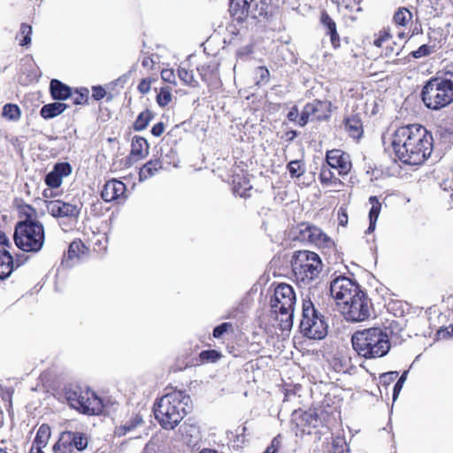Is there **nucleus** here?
I'll return each instance as SVG.
<instances>
[{
    "instance_id": "nucleus-1",
    "label": "nucleus",
    "mask_w": 453,
    "mask_h": 453,
    "mask_svg": "<svg viewBox=\"0 0 453 453\" xmlns=\"http://www.w3.org/2000/svg\"><path fill=\"white\" fill-rule=\"evenodd\" d=\"M396 157L405 165L423 164L433 150V137L426 129L417 124L397 128L391 142Z\"/></svg>"
},
{
    "instance_id": "nucleus-2",
    "label": "nucleus",
    "mask_w": 453,
    "mask_h": 453,
    "mask_svg": "<svg viewBox=\"0 0 453 453\" xmlns=\"http://www.w3.org/2000/svg\"><path fill=\"white\" fill-rule=\"evenodd\" d=\"M191 408L190 396L183 391L174 390L155 403L154 414L164 429L172 430L179 425Z\"/></svg>"
},
{
    "instance_id": "nucleus-3",
    "label": "nucleus",
    "mask_w": 453,
    "mask_h": 453,
    "mask_svg": "<svg viewBox=\"0 0 453 453\" xmlns=\"http://www.w3.org/2000/svg\"><path fill=\"white\" fill-rule=\"evenodd\" d=\"M351 342L358 356L366 359L385 357L391 348L387 328L380 326L355 332Z\"/></svg>"
},
{
    "instance_id": "nucleus-4",
    "label": "nucleus",
    "mask_w": 453,
    "mask_h": 453,
    "mask_svg": "<svg viewBox=\"0 0 453 453\" xmlns=\"http://www.w3.org/2000/svg\"><path fill=\"white\" fill-rule=\"evenodd\" d=\"M296 301V293L290 285L280 283L274 288L270 300L271 317L281 331H289L293 326Z\"/></svg>"
},
{
    "instance_id": "nucleus-5",
    "label": "nucleus",
    "mask_w": 453,
    "mask_h": 453,
    "mask_svg": "<svg viewBox=\"0 0 453 453\" xmlns=\"http://www.w3.org/2000/svg\"><path fill=\"white\" fill-rule=\"evenodd\" d=\"M425 105L432 110L441 109L453 102V73L430 79L421 92Z\"/></svg>"
},
{
    "instance_id": "nucleus-6",
    "label": "nucleus",
    "mask_w": 453,
    "mask_h": 453,
    "mask_svg": "<svg viewBox=\"0 0 453 453\" xmlns=\"http://www.w3.org/2000/svg\"><path fill=\"white\" fill-rule=\"evenodd\" d=\"M291 268L297 284L307 287L319 277L323 264L317 253L297 250L292 256Z\"/></svg>"
},
{
    "instance_id": "nucleus-7",
    "label": "nucleus",
    "mask_w": 453,
    "mask_h": 453,
    "mask_svg": "<svg viewBox=\"0 0 453 453\" xmlns=\"http://www.w3.org/2000/svg\"><path fill=\"white\" fill-rule=\"evenodd\" d=\"M16 246L26 252H37L45 242L44 226L39 221L27 217L16 225L13 234Z\"/></svg>"
},
{
    "instance_id": "nucleus-8",
    "label": "nucleus",
    "mask_w": 453,
    "mask_h": 453,
    "mask_svg": "<svg viewBox=\"0 0 453 453\" xmlns=\"http://www.w3.org/2000/svg\"><path fill=\"white\" fill-rule=\"evenodd\" d=\"M301 332L308 338L323 339L327 334V324L310 300L303 303V314L300 322Z\"/></svg>"
},
{
    "instance_id": "nucleus-9",
    "label": "nucleus",
    "mask_w": 453,
    "mask_h": 453,
    "mask_svg": "<svg viewBox=\"0 0 453 453\" xmlns=\"http://www.w3.org/2000/svg\"><path fill=\"white\" fill-rule=\"evenodd\" d=\"M339 310L349 321H364L370 317L372 303L361 290L349 301L341 302Z\"/></svg>"
},
{
    "instance_id": "nucleus-10",
    "label": "nucleus",
    "mask_w": 453,
    "mask_h": 453,
    "mask_svg": "<svg viewBox=\"0 0 453 453\" xmlns=\"http://www.w3.org/2000/svg\"><path fill=\"white\" fill-rule=\"evenodd\" d=\"M88 435L78 431H64L53 445V453L82 452L88 446Z\"/></svg>"
},
{
    "instance_id": "nucleus-11",
    "label": "nucleus",
    "mask_w": 453,
    "mask_h": 453,
    "mask_svg": "<svg viewBox=\"0 0 453 453\" xmlns=\"http://www.w3.org/2000/svg\"><path fill=\"white\" fill-rule=\"evenodd\" d=\"M293 239L303 243H310L319 247H327L330 238L318 226L302 222L292 231Z\"/></svg>"
},
{
    "instance_id": "nucleus-12",
    "label": "nucleus",
    "mask_w": 453,
    "mask_h": 453,
    "mask_svg": "<svg viewBox=\"0 0 453 453\" xmlns=\"http://www.w3.org/2000/svg\"><path fill=\"white\" fill-rule=\"evenodd\" d=\"M82 204L80 202H64L52 200L46 203L47 211L54 218L67 219L69 223H76L79 219Z\"/></svg>"
},
{
    "instance_id": "nucleus-13",
    "label": "nucleus",
    "mask_w": 453,
    "mask_h": 453,
    "mask_svg": "<svg viewBox=\"0 0 453 453\" xmlns=\"http://www.w3.org/2000/svg\"><path fill=\"white\" fill-rule=\"evenodd\" d=\"M360 291L358 284L345 276L335 278L330 284V293L338 308L341 306V302L349 301Z\"/></svg>"
},
{
    "instance_id": "nucleus-14",
    "label": "nucleus",
    "mask_w": 453,
    "mask_h": 453,
    "mask_svg": "<svg viewBox=\"0 0 453 453\" xmlns=\"http://www.w3.org/2000/svg\"><path fill=\"white\" fill-rule=\"evenodd\" d=\"M331 103L328 101L314 100L307 104L298 119L301 127L305 126L308 121L324 120L330 117Z\"/></svg>"
},
{
    "instance_id": "nucleus-15",
    "label": "nucleus",
    "mask_w": 453,
    "mask_h": 453,
    "mask_svg": "<svg viewBox=\"0 0 453 453\" xmlns=\"http://www.w3.org/2000/svg\"><path fill=\"white\" fill-rule=\"evenodd\" d=\"M79 404L74 409L87 415H98L103 411V402L94 392L83 389Z\"/></svg>"
},
{
    "instance_id": "nucleus-16",
    "label": "nucleus",
    "mask_w": 453,
    "mask_h": 453,
    "mask_svg": "<svg viewBox=\"0 0 453 453\" xmlns=\"http://www.w3.org/2000/svg\"><path fill=\"white\" fill-rule=\"evenodd\" d=\"M326 162L342 176L347 175L352 167L349 155L341 150L327 151Z\"/></svg>"
},
{
    "instance_id": "nucleus-17",
    "label": "nucleus",
    "mask_w": 453,
    "mask_h": 453,
    "mask_svg": "<svg viewBox=\"0 0 453 453\" xmlns=\"http://www.w3.org/2000/svg\"><path fill=\"white\" fill-rule=\"evenodd\" d=\"M71 173L72 167L69 163H58L45 176V183L51 188H57L61 186L63 178L70 175Z\"/></svg>"
},
{
    "instance_id": "nucleus-18",
    "label": "nucleus",
    "mask_w": 453,
    "mask_h": 453,
    "mask_svg": "<svg viewBox=\"0 0 453 453\" xmlns=\"http://www.w3.org/2000/svg\"><path fill=\"white\" fill-rule=\"evenodd\" d=\"M126 189V185L122 181L113 179L104 185L101 197L104 202H112L124 196Z\"/></svg>"
},
{
    "instance_id": "nucleus-19",
    "label": "nucleus",
    "mask_w": 453,
    "mask_h": 453,
    "mask_svg": "<svg viewBox=\"0 0 453 453\" xmlns=\"http://www.w3.org/2000/svg\"><path fill=\"white\" fill-rule=\"evenodd\" d=\"M14 269L13 257L6 248L0 247V279L8 278Z\"/></svg>"
},
{
    "instance_id": "nucleus-20",
    "label": "nucleus",
    "mask_w": 453,
    "mask_h": 453,
    "mask_svg": "<svg viewBox=\"0 0 453 453\" xmlns=\"http://www.w3.org/2000/svg\"><path fill=\"white\" fill-rule=\"evenodd\" d=\"M251 2L249 0H230L229 12L232 17L238 21H242L248 15Z\"/></svg>"
},
{
    "instance_id": "nucleus-21",
    "label": "nucleus",
    "mask_w": 453,
    "mask_h": 453,
    "mask_svg": "<svg viewBox=\"0 0 453 453\" xmlns=\"http://www.w3.org/2000/svg\"><path fill=\"white\" fill-rule=\"evenodd\" d=\"M345 128L349 136L358 139L363 134L361 119L357 114H352L345 119Z\"/></svg>"
},
{
    "instance_id": "nucleus-22",
    "label": "nucleus",
    "mask_w": 453,
    "mask_h": 453,
    "mask_svg": "<svg viewBox=\"0 0 453 453\" xmlns=\"http://www.w3.org/2000/svg\"><path fill=\"white\" fill-rule=\"evenodd\" d=\"M50 89L51 96L55 100H65L72 96L71 88L67 85L56 79L50 81Z\"/></svg>"
},
{
    "instance_id": "nucleus-23",
    "label": "nucleus",
    "mask_w": 453,
    "mask_h": 453,
    "mask_svg": "<svg viewBox=\"0 0 453 453\" xmlns=\"http://www.w3.org/2000/svg\"><path fill=\"white\" fill-rule=\"evenodd\" d=\"M143 423L142 417L136 413L129 419L123 422L121 425L116 426L115 434L119 436H124L130 432L134 431L137 426Z\"/></svg>"
},
{
    "instance_id": "nucleus-24",
    "label": "nucleus",
    "mask_w": 453,
    "mask_h": 453,
    "mask_svg": "<svg viewBox=\"0 0 453 453\" xmlns=\"http://www.w3.org/2000/svg\"><path fill=\"white\" fill-rule=\"evenodd\" d=\"M67 108V104L61 102L50 103L43 105L40 110V115L45 119H53L63 113Z\"/></svg>"
},
{
    "instance_id": "nucleus-25",
    "label": "nucleus",
    "mask_w": 453,
    "mask_h": 453,
    "mask_svg": "<svg viewBox=\"0 0 453 453\" xmlns=\"http://www.w3.org/2000/svg\"><path fill=\"white\" fill-rule=\"evenodd\" d=\"M162 168V163L159 159H154L147 162L139 172V180L144 181L154 176Z\"/></svg>"
},
{
    "instance_id": "nucleus-26",
    "label": "nucleus",
    "mask_w": 453,
    "mask_h": 453,
    "mask_svg": "<svg viewBox=\"0 0 453 453\" xmlns=\"http://www.w3.org/2000/svg\"><path fill=\"white\" fill-rule=\"evenodd\" d=\"M131 154L134 157H144L149 154V143L141 136H134L131 144Z\"/></svg>"
},
{
    "instance_id": "nucleus-27",
    "label": "nucleus",
    "mask_w": 453,
    "mask_h": 453,
    "mask_svg": "<svg viewBox=\"0 0 453 453\" xmlns=\"http://www.w3.org/2000/svg\"><path fill=\"white\" fill-rule=\"evenodd\" d=\"M321 21L326 27V33L330 35L331 42L334 48L339 46L340 39L336 31V24L326 13L322 14Z\"/></svg>"
},
{
    "instance_id": "nucleus-28",
    "label": "nucleus",
    "mask_w": 453,
    "mask_h": 453,
    "mask_svg": "<svg viewBox=\"0 0 453 453\" xmlns=\"http://www.w3.org/2000/svg\"><path fill=\"white\" fill-rule=\"evenodd\" d=\"M413 15L411 11L405 7H399L394 16L393 21L395 25L406 27L412 21Z\"/></svg>"
},
{
    "instance_id": "nucleus-29",
    "label": "nucleus",
    "mask_w": 453,
    "mask_h": 453,
    "mask_svg": "<svg viewBox=\"0 0 453 453\" xmlns=\"http://www.w3.org/2000/svg\"><path fill=\"white\" fill-rule=\"evenodd\" d=\"M369 203H371V209L369 212L370 225L368 227V232L371 233L375 229V225L379 218L381 204L376 196H371L369 198Z\"/></svg>"
},
{
    "instance_id": "nucleus-30",
    "label": "nucleus",
    "mask_w": 453,
    "mask_h": 453,
    "mask_svg": "<svg viewBox=\"0 0 453 453\" xmlns=\"http://www.w3.org/2000/svg\"><path fill=\"white\" fill-rule=\"evenodd\" d=\"M50 427L47 424H42L37 430L35 438L33 441L34 445H38L39 448H45L50 438Z\"/></svg>"
},
{
    "instance_id": "nucleus-31",
    "label": "nucleus",
    "mask_w": 453,
    "mask_h": 453,
    "mask_svg": "<svg viewBox=\"0 0 453 453\" xmlns=\"http://www.w3.org/2000/svg\"><path fill=\"white\" fill-rule=\"evenodd\" d=\"M82 391L83 389L81 388L76 386L65 388V398L73 409H74L76 404L80 405L79 399L81 395L83 394Z\"/></svg>"
},
{
    "instance_id": "nucleus-32",
    "label": "nucleus",
    "mask_w": 453,
    "mask_h": 453,
    "mask_svg": "<svg viewBox=\"0 0 453 453\" xmlns=\"http://www.w3.org/2000/svg\"><path fill=\"white\" fill-rule=\"evenodd\" d=\"M153 118V114L149 110H145L143 111H142L138 117L136 118L134 123V129L135 131H142L144 130L149 123L150 122V120L152 119Z\"/></svg>"
},
{
    "instance_id": "nucleus-33",
    "label": "nucleus",
    "mask_w": 453,
    "mask_h": 453,
    "mask_svg": "<svg viewBox=\"0 0 453 453\" xmlns=\"http://www.w3.org/2000/svg\"><path fill=\"white\" fill-rule=\"evenodd\" d=\"M332 169L333 168H331L326 162L321 166L319 180L322 184L328 185L338 181Z\"/></svg>"
},
{
    "instance_id": "nucleus-34",
    "label": "nucleus",
    "mask_w": 453,
    "mask_h": 453,
    "mask_svg": "<svg viewBox=\"0 0 453 453\" xmlns=\"http://www.w3.org/2000/svg\"><path fill=\"white\" fill-rule=\"evenodd\" d=\"M86 246L81 240L73 241L70 243L67 252V258L70 260L79 258L85 252Z\"/></svg>"
},
{
    "instance_id": "nucleus-35",
    "label": "nucleus",
    "mask_w": 453,
    "mask_h": 453,
    "mask_svg": "<svg viewBox=\"0 0 453 453\" xmlns=\"http://www.w3.org/2000/svg\"><path fill=\"white\" fill-rule=\"evenodd\" d=\"M32 27L26 23H22L17 39H19V44L20 46H27L31 42Z\"/></svg>"
},
{
    "instance_id": "nucleus-36",
    "label": "nucleus",
    "mask_w": 453,
    "mask_h": 453,
    "mask_svg": "<svg viewBox=\"0 0 453 453\" xmlns=\"http://www.w3.org/2000/svg\"><path fill=\"white\" fill-rule=\"evenodd\" d=\"M3 117L9 120H18L20 118V110L18 105L7 104L3 108Z\"/></svg>"
},
{
    "instance_id": "nucleus-37",
    "label": "nucleus",
    "mask_w": 453,
    "mask_h": 453,
    "mask_svg": "<svg viewBox=\"0 0 453 453\" xmlns=\"http://www.w3.org/2000/svg\"><path fill=\"white\" fill-rule=\"evenodd\" d=\"M301 425L316 427L319 425V419L318 414L314 411H304L301 417Z\"/></svg>"
},
{
    "instance_id": "nucleus-38",
    "label": "nucleus",
    "mask_w": 453,
    "mask_h": 453,
    "mask_svg": "<svg viewBox=\"0 0 453 453\" xmlns=\"http://www.w3.org/2000/svg\"><path fill=\"white\" fill-rule=\"evenodd\" d=\"M172 101V92L169 87H164L157 96V102L161 107H165Z\"/></svg>"
},
{
    "instance_id": "nucleus-39",
    "label": "nucleus",
    "mask_w": 453,
    "mask_h": 453,
    "mask_svg": "<svg viewBox=\"0 0 453 453\" xmlns=\"http://www.w3.org/2000/svg\"><path fill=\"white\" fill-rule=\"evenodd\" d=\"M179 78L187 85H191L196 87L197 82L194 79V74L192 71L188 70L185 67H180L178 69Z\"/></svg>"
},
{
    "instance_id": "nucleus-40",
    "label": "nucleus",
    "mask_w": 453,
    "mask_h": 453,
    "mask_svg": "<svg viewBox=\"0 0 453 453\" xmlns=\"http://www.w3.org/2000/svg\"><path fill=\"white\" fill-rule=\"evenodd\" d=\"M434 48H435L434 46H429L427 44H423L418 50L411 51V55L414 58H420L423 57H426L434 51Z\"/></svg>"
},
{
    "instance_id": "nucleus-41",
    "label": "nucleus",
    "mask_w": 453,
    "mask_h": 453,
    "mask_svg": "<svg viewBox=\"0 0 453 453\" xmlns=\"http://www.w3.org/2000/svg\"><path fill=\"white\" fill-rule=\"evenodd\" d=\"M199 357L202 361L214 363L221 357V354L215 349H210L202 351Z\"/></svg>"
},
{
    "instance_id": "nucleus-42",
    "label": "nucleus",
    "mask_w": 453,
    "mask_h": 453,
    "mask_svg": "<svg viewBox=\"0 0 453 453\" xmlns=\"http://www.w3.org/2000/svg\"><path fill=\"white\" fill-rule=\"evenodd\" d=\"M288 170L292 177H300L304 173L300 161L297 160L289 162Z\"/></svg>"
},
{
    "instance_id": "nucleus-43",
    "label": "nucleus",
    "mask_w": 453,
    "mask_h": 453,
    "mask_svg": "<svg viewBox=\"0 0 453 453\" xmlns=\"http://www.w3.org/2000/svg\"><path fill=\"white\" fill-rule=\"evenodd\" d=\"M407 375H408V371H404L403 372V374L400 376V378L398 379L397 382L395 384L394 388H393V401H395L396 398L398 397V395L403 388V386L407 379Z\"/></svg>"
},
{
    "instance_id": "nucleus-44",
    "label": "nucleus",
    "mask_w": 453,
    "mask_h": 453,
    "mask_svg": "<svg viewBox=\"0 0 453 453\" xmlns=\"http://www.w3.org/2000/svg\"><path fill=\"white\" fill-rule=\"evenodd\" d=\"M348 451L347 444L343 438L337 437L333 441V453H345Z\"/></svg>"
},
{
    "instance_id": "nucleus-45",
    "label": "nucleus",
    "mask_w": 453,
    "mask_h": 453,
    "mask_svg": "<svg viewBox=\"0 0 453 453\" xmlns=\"http://www.w3.org/2000/svg\"><path fill=\"white\" fill-rule=\"evenodd\" d=\"M88 90L87 88H81L80 91L76 93V96L73 97L74 104H83L88 101Z\"/></svg>"
},
{
    "instance_id": "nucleus-46",
    "label": "nucleus",
    "mask_w": 453,
    "mask_h": 453,
    "mask_svg": "<svg viewBox=\"0 0 453 453\" xmlns=\"http://www.w3.org/2000/svg\"><path fill=\"white\" fill-rule=\"evenodd\" d=\"M281 444V436L279 434L275 436L270 445L266 448L264 453H277Z\"/></svg>"
},
{
    "instance_id": "nucleus-47",
    "label": "nucleus",
    "mask_w": 453,
    "mask_h": 453,
    "mask_svg": "<svg viewBox=\"0 0 453 453\" xmlns=\"http://www.w3.org/2000/svg\"><path fill=\"white\" fill-rule=\"evenodd\" d=\"M232 327V325L227 322H224L213 329V337L220 338L229 328Z\"/></svg>"
},
{
    "instance_id": "nucleus-48",
    "label": "nucleus",
    "mask_w": 453,
    "mask_h": 453,
    "mask_svg": "<svg viewBox=\"0 0 453 453\" xmlns=\"http://www.w3.org/2000/svg\"><path fill=\"white\" fill-rule=\"evenodd\" d=\"M161 78L168 83H175V74L173 69H164L161 71Z\"/></svg>"
},
{
    "instance_id": "nucleus-49",
    "label": "nucleus",
    "mask_w": 453,
    "mask_h": 453,
    "mask_svg": "<svg viewBox=\"0 0 453 453\" xmlns=\"http://www.w3.org/2000/svg\"><path fill=\"white\" fill-rule=\"evenodd\" d=\"M92 91L93 98L97 101L103 99L106 95L105 89L101 86H94Z\"/></svg>"
},
{
    "instance_id": "nucleus-50",
    "label": "nucleus",
    "mask_w": 453,
    "mask_h": 453,
    "mask_svg": "<svg viewBox=\"0 0 453 453\" xmlns=\"http://www.w3.org/2000/svg\"><path fill=\"white\" fill-rule=\"evenodd\" d=\"M164 131L165 125L162 122L157 123L151 128V134L156 137H159L164 133Z\"/></svg>"
},
{
    "instance_id": "nucleus-51",
    "label": "nucleus",
    "mask_w": 453,
    "mask_h": 453,
    "mask_svg": "<svg viewBox=\"0 0 453 453\" xmlns=\"http://www.w3.org/2000/svg\"><path fill=\"white\" fill-rule=\"evenodd\" d=\"M257 73L259 75L260 77V81H263V82H266L268 81V79H269V71L264 67V66H259L257 69Z\"/></svg>"
},
{
    "instance_id": "nucleus-52",
    "label": "nucleus",
    "mask_w": 453,
    "mask_h": 453,
    "mask_svg": "<svg viewBox=\"0 0 453 453\" xmlns=\"http://www.w3.org/2000/svg\"><path fill=\"white\" fill-rule=\"evenodd\" d=\"M397 376H398L397 372H390L382 374L380 376V379L384 383H386V382H390V381L395 380L397 378Z\"/></svg>"
},
{
    "instance_id": "nucleus-53",
    "label": "nucleus",
    "mask_w": 453,
    "mask_h": 453,
    "mask_svg": "<svg viewBox=\"0 0 453 453\" xmlns=\"http://www.w3.org/2000/svg\"><path fill=\"white\" fill-rule=\"evenodd\" d=\"M150 82L145 79L141 81V82L138 85V90L142 94H146L150 91Z\"/></svg>"
},
{
    "instance_id": "nucleus-54",
    "label": "nucleus",
    "mask_w": 453,
    "mask_h": 453,
    "mask_svg": "<svg viewBox=\"0 0 453 453\" xmlns=\"http://www.w3.org/2000/svg\"><path fill=\"white\" fill-rule=\"evenodd\" d=\"M389 37H390L389 33L384 32V34L382 35H380L379 38L374 40L373 43L377 47H381L383 42H386L387 40H388Z\"/></svg>"
},
{
    "instance_id": "nucleus-55",
    "label": "nucleus",
    "mask_w": 453,
    "mask_h": 453,
    "mask_svg": "<svg viewBox=\"0 0 453 453\" xmlns=\"http://www.w3.org/2000/svg\"><path fill=\"white\" fill-rule=\"evenodd\" d=\"M438 335L441 338H445L446 336H451L453 335V325H450L449 327L445 329H441L438 331Z\"/></svg>"
},
{
    "instance_id": "nucleus-56",
    "label": "nucleus",
    "mask_w": 453,
    "mask_h": 453,
    "mask_svg": "<svg viewBox=\"0 0 453 453\" xmlns=\"http://www.w3.org/2000/svg\"><path fill=\"white\" fill-rule=\"evenodd\" d=\"M298 110L296 107H293L291 111L288 113V119L289 121H296L298 118Z\"/></svg>"
},
{
    "instance_id": "nucleus-57",
    "label": "nucleus",
    "mask_w": 453,
    "mask_h": 453,
    "mask_svg": "<svg viewBox=\"0 0 453 453\" xmlns=\"http://www.w3.org/2000/svg\"><path fill=\"white\" fill-rule=\"evenodd\" d=\"M0 247H4V248L10 247L9 239L4 234V233L2 231H0Z\"/></svg>"
},
{
    "instance_id": "nucleus-58",
    "label": "nucleus",
    "mask_w": 453,
    "mask_h": 453,
    "mask_svg": "<svg viewBox=\"0 0 453 453\" xmlns=\"http://www.w3.org/2000/svg\"><path fill=\"white\" fill-rule=\"evenodd\" d=\"M153 64H154V61L152 60L151 58L150 57H146L142 59V65L143 67H146V68H152L153 66Z\"/></svg>"
},
{
    "instance_id": "nucleus-59",
    "label": "nucleus",
    "mask_w": 453,
    "mask_h": 453,
    "mask_svg": "<svg viewBox=\"0 0 453 453\" xmlns=\"http://www.w3.org/2000/svg\"><path fill=\"white\" fill-rule=\"evenodd\" d=\"M339 221L340 225L346 226L348 223V216L345 211H342V213L339 212Z\"/></svg>"
},
{
    "instance_id": "nucleus-60",
    "label": "nucleus",
    "mask_w": 453,
    "mask_h": 453,
    "mask_svg": "<svg viewBox=\"0 0 453 453\" xmlns=\"http://www.w3.org/2000/svg\"><path fill=\"white\" fill-rule=\"evenodd\" d=\"M43 448H39L38 445H32V448L30 449V453H43L42 451Z\"/></svg>"
},
{
    "instance_id": "nucleus-61",
    "label": "nucleus",
    "mask_w": 453,
    "mask_h": 453,
    "mask_svg": "<svg viewBox=\"0 0 453 453\" xmlns=\"http://www.w3.org/2000/svg\"><path fill=\"white\" fill-rule=\"evenodd\" d=\"M397 37L401 40H405L407 34L404 31H398Z\"/></svg>"
},
{
    "instance_id": "nucleus-62",
    "label": "nucleus",
    "mask_w": 453,
    "mask_h": 453,
    "mask_svg": "<svg viewBox=\"0 0 453 453\" xmlns=\"http://www.w3.org/2000/svg\"><path fill=\"white\" fill-rule=\"evenodd\" d=\"M3 425H4V412L0 409V428L3 426Z\"/></svg>"
},
{
    "instance_id": "nucleus-63",
    "label": "nucleus",
    "mask_w": 453,
    "mask_h": 453,
    "mask_svg": "<svg viewBox=\"0 0 453 453\" xmlns=\"http://www.w3.org/2000/svg\"><path fill=\"white\" fill-rule=\"evenodd\" d=\"M199 453H217V451H215L213 449H204L201 450Z\"/></svg>"
},
{
    "instance_id": "nucleus-64",
    "label": "nucleus",
    "mask_w": 453,
    "mask_h": 453,
    "mask_svg": "<svg viewBox=\"0 0 453 453\" xmlns=\"http://www.w3.org/2000/svg\"><path fill=\"white\" fill-rule=\"evenodd\" d=\"M60 226L62 227V230H64L65 232L68 231V228L66 227L67 226L66 222H60Z\"/></svg>"
}]
</instances>
